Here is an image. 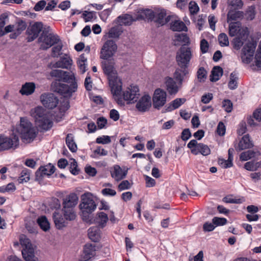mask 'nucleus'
Returning a JSON list of instances; mask_svg holds the SVG:
<instances>
[{
    "label": "nucleus",
    "instance_id": "603ef678",
    "mask_svg": "<svg viewBox=\"0 0 261 261\" xmlns=\"http://www.w3.org/2000/svg\"><path fill=\"white\" fill-rule=\"evenodd\" d=\"M189 10L191 15H194L199 11V8L196 2L191 1L189 4Z\"/></svg>",
    "mask_w": 261,
    "mask_h": 261
},
{
    "label": "nucleus",
    "instance_id": "f3484780",
    "mask_svg": "<svg viewBox=\"0 0 261 261\" xmlns=\"http://www.w3.org/2000/svg\"><path fill=\"white\" fill-rule=\"evenodd\" d=\"M96 246L95 244H87L84 246L83 253L80 261H87L95 255Z\"/></svg>",
    "mask_w": 261,
    "mask_h": 261
},
{
    "label": "nucleus",
    "instance_id": "bf43d9fd",
    "mask_svg": "<svg viewBox=\"0 0 261 261\" xmlns=\"http://www.w3.org/2000/svg\"><path fill=\"white\" fill-rule=\"evenodd\" d=\"M26 23L24 21L21 20L17 22L15 30L18 32V34H21V32L26 29Z\"/></svg>",
    "mask_w": 261,
    "mask_h": 261
},
{
    "label": "nucleus",
    "instance_id": "a19ab883",
    "mask_svg": "<svg viewBox=\"0 0 261 261\" xmlns=\"http://www.w3.org/2000/svg\"><path fill=\"white\" fill-rule=\"evenodd\" d=\"M30 179V170L24 168L21 172L20 176L18 178L19 183H23L24 182H28Z\"/></svg>",
    "mask_w": 261,
    "mask_h": 261
},
{
    "label": "nucleus",
    "instance_id": "052dcab7",
    "mask_svg": "<svg viewBox=\"0 0 261 261\" xmlns=\"http://www.w3.org/2000/svg\"><path fill=\"white\" fill-rule=\"evenodd\" d=\"M101 194L105 196H114L116 195L115 190L110 188H105L101 190Z\"/></svg>",
    "mask_w": 261,
    "mask_h": 261
},
{
    "label": "nucleus",
    "instance_id": "f704fd0d",
    "mask_svg": "<svg viewBox=\"0 0 261 261\" xmlns=\"http://www.w3.org/2000/svg\"><path fill=\"white\" fill-rule=\"evenodd\" d=\"M66 144L69 149L72 152H75L77 150V145L74 140V137L72 134H68L66 138Z\"/></svg>",
    "mask_w": 261,
    "mask_h": 261
},
{
    "label": "nucleus",
    "instance_id": "7ed1b4c3",
    "mask_svg": "<svg viewBox=\"0 0 261 261\" xmlns=\"http://www.w3.org/2000/svg\"><path fill=\"white\" fill-rule=\"evenodd\" d=\"M31 115L34 118L38 127L45 131L50 129L53 126V121L46 110L41 106H38L31 111Z\"/></svg>",
    "mask_w": 261,
    "mask_h": 261
},
{
    "label": "nucleus",
    "instance_id": "49530a36",
    "mask_svg": "<svg viewBox=\"0 0 261 261\" xmlns=\"http://www.w3.org/2000/svg\"><path fill=\"white\" fill-rule=\"evenodd\" d=\"M121 33L122 32L118 27H112L109 31L108 37L112 38H116L119 37Z\"/></svg>",
    "mask_w": 261,
    "mask_h": 261
},
{
    "label": "nucleus",
    "instance_id": "6e6d98bb",
    "mask_svg": "<svg viewBox=\"0 0 261 261\" xmlns=\"http://www.w3.org/2000/svg\"><path fill=\"white\" fill-rule=\"evenodd\" d=\"M233 105L232 102L229 99H224L222 102V107L225 111L227 113H230L232 111Z\"/></svg>",
    "mask_w": 261,
    "mask_h": 261
},
{
    "label": "nucleus",
    "instance_id": "cd10ccee",
    "mask_svg": "<svg viewBox=\"0 0 261 261\" xmlns=\"http://www.w3.org/2000/svg\"><path fill=\"white\" fill-rule=\"evenodd\" d=\"M170 29L173 31H187V27L185 23L179 20H174L170 23Z\"/></svg>",
    "mask_w": 261,
    "mask_h": 261
},
{
    "label": "nucleus",
    "instance_id": "58836bf2",
    "mask_svg": "<svg viewBox=\"0 0 261 261\" xmlns=\"http://www.w3.org/2000/svg\"><path fill=\"white\" fill-rule=\"evenodd\" d=\"M37 223L40 228L45 231L48 230L50 228L49 223L44 216L39 217L37 219Z\"/></svg>",
    "mask_w": 261,
    "mask_h": 261
},
{
    "label": "nucleus",
    "instance_id": "c756f323",
    "mask_svg": "<svg viewBox=\"0 0 261 261\" xmlns=\"http://www.w3.org/2000/svg\"><path fill=\"white\" fill-rule=\"evenodd\" d=\"M181 69H177L174 73V77L176 80L181 84L184 81L187 75L189 73L188 67H180Z\"/></svg>",
    "mask_w": 261,
    "mask_h": 261
},
{
    "label": "nucleus",
    "instance_id": "7c9ffc66",
    "mask_svg": "<svg viewBox=\"0 0 261 261\" xmlns=\"http://www.w3.org/2000/svg\"><path fill=\"white\" fill-rule=\"evenodd\" d=\"M223 75V69L220 66H215L211 72L210 80L212 82L218 81Z\"/></svg>",
    "mask_w": 261,
    "mask_h": 261
},
{
    "label": "nucleus",
    "instance_id": "c85d7f7f",
    "mask_svg": "<svg viewBox=\"0 0 261 261\" xmlns=\"http://www.w3.org/2000/svg\"><path fill=\"white\" fill-rule=\"evenodd\" d=\"M186 101V99L185 98H176L166 107V110L167 112H171L176 109L184 104Z\"/></svg>",
    "mask_w": 261,
    "mask_h": 261
},
{
    "label": "nucleus",
    "instance_id": "1a4fd4ad",
    "mask_svg": "<svg viewBox=\"0 0 261 261\" xmlns=\"http://www.w3.org/2000/svg\"><path fill=\"white\" fill-rule=\"evenodd\" d=\"M81 199L82 202L80 206L83 214H90L94 211L96 208V204L91 193L88 192L83 194Z\"/></svg>",
    "mask_w": 261,
    "mask_h": 261
},
{
    "label": "nucleus",
    "instance_id": "f257e3e1",
    "mask_svg": "<svg viewBox=\"0 0 261 261\" xmlns=\"http://www.w3.org/2000/svg\"><path fill=\"white\" fill-rule=\"evenodd\" d=\"M50 74L51 76L58 79L51 84L53 91L65 97H70L76 91L77 84L73 73L60 69H55L50 72Z\"/></svg>",
    "mask_w": 261,
    "mask_h": 261
},
{
    "label": "nucleus",
    "instance_id": "69168bd1",
    "mask_svg": "<svg viewBox=\"0 0 261 261\" xmlns=\"http://www.w3.org/2000/svg\"><path fill=\"white\" fill-rule=\"evenodd\" d=\"M226 131L225 126L222 122H220L218 123L217 128V132L218 134L221 136L225 135Z\"/></svg>",
    "mask_w": 261,
    "mask_h": 261
},
{
    "label": "nucleus",
    "instance_id": "412c9836",
    "mask_svg": "<svg viewBox=\"0 0 261 261\" xmlns=\"http://www.w3.org/2000/svg\"><path fill=\"white\" fill-rule=\"evenodd\" d=\"M253 144L250 140L249 135H244L239 141L238 146L236 147L237 151H241L253 147Z\"/></svg>",
    "mask_w": 261,
    "mask_h": 261
},
{
    "label": "nucleus",
    "instance_id": "9b49d317",
    "mask_svg": "<svg viewBox=\"0 0 261 261\" xmlns=\"http://www.w3.org/2000/svg\"><path fill=\"white\" fill-rule=\"evenodd\" d=\"M229 23V35L230 36H238L242 38H247L248 36V28L242 27V24L240 21Z\"/></svg>",
    "mask_w": 261,
    "mask_h": 261
},
{
    "label": "nucleus",
    "instance_id": "a211bd4d",
    "mask_svg": "<svg viewBox=\"0 0 261 261\" xmlns=\"http://www.w3.org/2000/svg\"><path fill=\"white\" fill-rule=\"evenodd\" d=\"M151 97L148 95L143 96L138 101L136 107L140 112H145L151 107Z\"/></svg>",
    "mask_w": 261,
    "mask_h": 261
},
{
    "label": "nucleus",
    "instance_id": "a878e982",
    "mask_svg": "<svg viewBox=\"0 0 261 261\" xmlns=\"http://www.w3.org/2000/svg\"><path fill=\"white\" fill-rule=\"evenodd\" d=\"M72 60L67 55L65 57L61 58L60 60L55 63V68H68L72 64Z\"/></svg>",
    "mask_w": 261,
    "mask_h": 261
},
{
    "label": "nucleus",
    "instance_id": "de8ad7c7",
    "mask_svg": "<svg viewBox=\"0 0 261 261\" xmlns=\"http://www.w3.org/2000/svg\"><path fill=\"white\" fill-rule=\"evenodd\" d=\"M246 38H242L240 36H237L234 38L232 43L233 48L237 50L240 49L243 44V41Z\"/></svg>",
    "mask_w": 261,
    "mask_h": 261
},
{
    "label": "nucleus",
    "instance_id": "f8f14e48",
    "mask_svg": "<svg viewBox=\"0 0 261 261\" xmlns=\"http://www.w3.org/2000/svg\"><path fill=\"white\" fill-rule=\"evenodd\" d=\"M117 49V46L114 41L107 40L101 48L100 58L105 60L108 59L114 55Z\"/></svg>",
    "mask_w": 261,
    "mask_h": 261
},
{
    "label": "nucleus",
    "instance_id": "c03bdc74",
    "mask_svg": "<svg viewBox=\"0 0 261 261\" xmlns=\"http://www.w3.org/2000/svg\"><path fill=\"white\" fill-rule=\"evenodd\" d=\"M102 64L104 73L108 75H110L114 71L113 65L109 61H105Z\"/></svg>",
    "mask_w": 261,
    "mask_h": 261
},
{
    "label": "nucleus",
    "instance_id": "c9c22d12",
    "mask_svg": "<svg viewBox=\"0 0 261 261\" xmlns=\"http://www.w3.org/2000/svg\"><path fill=\"white\" fill-rule=\"evenodd\" d=\"M77 64L81 72L85 73L87 70V58L85 56V54H83L80 56Z\"/></svg>",
    "mask_w": 261,
    "mask_h": 261
},
{
    "label": "nucleus",
    "instance_id": "6ab92c4d",
    "mask_svg": "<svg viewBox=\"0 0 261 261\" xmlns=\"http://www.w3.org/2000/svg\"><path fill=\"white\" fill-rule=\"evenodd\" d=\"M166 13L163 10L155 13V17L153 21L158 24L163 25L169 22L171 18V16H166Z\"/></svg>",
    "mask_w": 261,
    "mask_h": 261
},
{
    "label": "nucleus",
    "instance_id": "ddd939ff",
    "mask_svg": "<svg viewBox=\"0 0 261 261\" xmlns=\"http://www.w3.org/2000/svg\"><path fill=\"white\" fill-rule=\"evenodd\" d=\"M166 98L167 94L164 90L160 88L156 89L152 98L154 108L158 110L160 109L165 104Z\"/></svg>",
    "mask_w": 261,
    "mask_h": 261
},
{
    "label": "nucleus",
    "instance_id": "393cba45",
    "mask_svg": "<svg viewBox=\"0 0 261 261\" xmlns=\"http://www.w3.org/2000/svg\"><path fill=\"white\" fill-rule=\"evenodd\" d=\"M167 90L171 95L175 94L178 91V87L175 81L171 77H169L166 81Z\"/></svg>",
    "mask_w": 261,
    "mask_h": 261
},
{
    "label": "nucleus",
    "instance_id": "864d4df0",
    "mask_svg": "<svg viewBox=\"0 0 261 261\" xmlns=\"http://www.w3.org/2000/svg\"><path fill=\"white\" fill-rule=\"evenodd\" d=\"M218 163L222 167L224 168H230L233 165L232 161L228 159L227 160L223 159H219Z\"/></svg>",
    "mask_w": 261,
    "mask_h": 261
},
{
    "label": "nucleus",
    "instance_id": "a18cd8bd",
    "mask_svg": "<svg viewBox=\"0 0 261 261\" xmlns=\"http://www.w3.org/2000/svg\"><path fill=\"white\" fill-rule=\"evenodd\" d=\"M82 17L85 22H89L92 21L93 19L96 18V12L94 11H85L82 14Z\"/></svg>",
    "mask_w": 261,
    "mask_h": 261
},
{
    "label": "nucleus",
    "instance_id": "5701e85b",
    "mask_svg": "<svg viewBox=\"0 0 261 261\" xmlns=\"http://www.w3.org/2000/svg\"><path fill=\"white\" fill-rule=\"evenodd\" d=\"M260 155L258 150H249L247 151L242 152L240 155V159L241 161H246L252 158H256Z\"/></svg>",
    "mask_w": 261,
    "mask_h": 261
},
{
    "label": "nucleus",
    "instance_id": "2eb2a0df",
    "mask_svg": "<svg viewBox=\"0 0 261 261\" xmlns=\"http://www.w3.org/2000/svg\"><path fill=\"white\" fill-rule=\"evenodd\" d=\"M43 29V23L41 22H36L30 27L27 31L28 42H32L37 38Z\"/></svg>",
    "mask_w": 261,
    "mask_h": 261
},
{
    "label": "nucleus",
    "instance_id": "e2e57ef3",
    "mask_svg": "<svg viewBox=\"0 0 261 261\" xmlns=\"http://www.w3.org/2000/svg\"><path fill=\"white\" fill-rule=\"evenodd\" d=\"M255 66L258 69H261V50H257L255 56Z\"/></svg>",
    "mask_w": 261,
    "mask_h": 261
},
{
    "label": "nucleus",
    "instance_id": "4c0bfd02",
    "mask_svg": "<svg viewBox=\"0 0 261 261\" xmlns=\"http://www.w3.org/2000/svg\"><path fill=\"white\" fill-rule=\"evenodd\" d=\"M238 74L232 72L230 75V80L228 84V88L231 90L236 89L238 87Z\"/></svg>",
    "mask_w": 261,
    "mask_h": 261
},
{
    "label": "nucleus",
    "instance_id": "4be33fe9",
    "mask_svg": "<svg viewBox=\"0 0 261 261\" xmlns=\"http://www.w3.org/2000/svg\"><path fill=\"white\" fill-rule=\"evenodd\" d=\"M111 174L113 178L118 181L124 178L126 173L122 170L119 165H116L113 167V170L111 171Z\"/></svg>",
    "mask_w": 261,
    "mask_h": 261
},
{
    "label": "nucleus",
    "instance_id": "20e7f679",
    "mask_svg": "<svg viewBox=\"0 0 261 261\" xmlns=\"http://www.w3.org/2000/svg\"><path fill=\"white\" fill-rule=\"evenodd\" d=\"M18 132L20 134L24 142L30 143L36 137L38 134L37 129L26 118H20V125L18 127Z\"/></svg>",
    "mask_w": 261,
    "mask_h": 261
},
{
    "label": "nucleus",
    "instance_id": "bb28decb",
    "mask_svg": "<svg viewBox=\"0 0 261 261\" xmlns=\"http://www.w3.org/2000/svg\"><path fill=\"white\" fill-rule=\"evenodd\" d=\"M192 153L194 155L201 153L202 155L206 156L211 153V150L207 145L203 143H199L197 148L192 150Z\"/></svg>",
    "mask_w": 261,
    "mask_h": 261
},
{
    "label": "nucleus",
    "instance_id": "72a5a7b5",
    "mask_svg": "<svg viewBox=\"0 0 261 261\" xmlns=\"http://www.w3.org/2000/svg\"><path fill=\"white\" fill-rule=\"evenodd\" d=\"M53 217L56 227L58 229L62 228L65 226V220L60 214L55 212L53 214Z\"/></svg>",
    "mask_w": 261,
    "mask_h": 261
},
{
    "label": "nucleus",
    "instance_id": "3c124183",
    "mask_svg": "<svg viewBox=\"0 0 261 261\" xmlns=\"http://www.w3.org/2000/svg\"><path fill=\"white\" fill-rule=\"evenodd\" d=\"M212 222L217 227L225 225L227 222V220L225 218L215 217L212 219Z\"/></svg>",
    "mask_w": 261,
    "mask_h": 261
},
{
    "label": "nucleus",
    "instance_id": "6e6552de",
    "mask_svg": "<svg viewBox=\"0 0 261 261\" xmlns=\"http://www.w3.org/2000/svg\"><path fill=\"white\" fill-rule=\"evenodd\" d=\"M20 244L23 247L22 255L25 261H38L34 255V250L32 246L30 240L25 236L20 239Z\"/></svg>",
    "mask_w": 261,
    "mask_h": 261
},
{
    "label": "nucleus",
    "instance_id": "e433bc0d",
    "mask_svg": "<svg viewBox=\"0 0 261 261\" xmlns=\"http://www.w3.org/2000/svg\"><path fill=\"white\" fill-rule=\"evenodd\" d=\"M117 20L120 24H124L125 25H129L133 21L132 16L129 14L119 16L117 17Z\"/></svg>",
    "mask_w": 261,
    "mask_h": 261
},
{
    "label": "nucleus",
    "instance_id": "2f4dec72",
    "mask_svg": "<svg viewBox=\"0 0 261 261\" xmlns=\"http://www.w3.org/2000/svg\"><path fill=\"white\" fill-rule=\"evenodd\" d=\"M88 237L90 240L97 242L100 239V230L97 227H92L88 229Z\"/></svg>",
    "mask_w": 261,
    "mask_h": 261
},
{
    "label": "nucleus",
    "instance_id": "f03ea898",
    "mask_svg": "<svg viewBox=\"0 0 261 261\" xmlns=\"http://www.w3.org/2000/svg\"><path fill=\"white\" fill-rule=\"evenodd\" d=\"M109 85L114 98L118 104H124L123 100L127 103H135L139 97V89L137 86L130 85L123 92L122 97V82L119 79H110Z\"/></svg>",
    "mask_w": 261,
    "mask_h": 261
},
{
    "label": "nucleus",
    "instance_id": "dca6fc26",
    "mask_svg": "<svg viewBox=\"0 0 261 261\" xmlns=\"http://www.w3.org/2000/svg\"><path fill=\"white\" fill-rule=\"evenodd\" d=\"M55 171V167L51 164L45 166H42L36 172V178L38 180L41 179L44 176H50Z\"/></svg>",
    "mask_w": 261,
    "mask_h": 261
},
{
    "label": "nucleus",
    "instance_id": "4d7b16f0",
    "mask_svg": "<svg viewBox=\"0 0 261 261\" xmlns=\"http://www.w3.org/2000/svg\"><path fill=\"white\" fill-rule=\"evenodd\" d=\"M200 48V51L202 54H205L207 52L209 48V44L206 39H203L201 40Z\"/></svg>",
    "mask_w": 261,
    "mask_h": 261
},
{
    "label": "nucleus",
    "instance_id": "473e14b6",
    "mask_svg": "<svg viewBox=\"0 0 261 261\" xmlns=\"http://www.w3.org/2000/svg\"><path fill=\"white\" fill-rule=\"evenodd\" d=\"M243 17V12L242 11L230 10L227 15V22L230 23L232 20H237Z\"/></svg>",
    "mask_w": 261,
    "mask_h": 261
},
{
    "label": "nucleus",
    "instance_id": "13d9d810",
    "mask_svg": "<svg viewBox=\"0 0 261 261\" xmlns=\"http://www.w3.org/2000/svg\"><path fill=\"white\" fill-rule=\"evenodd\" d=\"M111 138L109 136H102L97 138L96 142L98 144H106L111 142Z\"/></svg>",
    "mask_w": 261,
    "mask_h": 261
},
{
    "label": "nucleus",
    "instance_id": "423d86ee",
    "mask_svg": "<svg viewBox=\"0 0 261 261\" xmlns=\"http://www.w3.org/2000/svg\"><path fill=\"white\" fill-rule=\"evenodd\" d=\"M191 48L182 45L176 53V60L180 67H188L192 58Z\"/></svg>",
    "mask_w": 261,
    "mask_h": 261
},
{
    "label": "nucleus",
    "instance_id": "4468645a",
    "mask_svg": "<svg viewBox=\"0 0 261 261\" xmlns=\"http://www.w3.org/2000/svg\"><path fill=\"white\" fill-rule=\"evenodd\" d=\"M40 100L42 105L49 109L56 108L59 103L58 97L50 93L42 94L40 96Z\"/></svg>",
    "mask_w": 261,
    "mask_h": 261
},
{
    "label": "nucleus",
    "instance_id": "338daca9",
    "mask_svg": "<svg viewBox=\"0 0 261 261\" xmlns=\"http://www.w3.org/2000/svg\"><path fill=\"white\" fill-rule=\"evenodd\" d=\"M46 5V2L44 0H41L36 3L34 6V10L35 11H40L43 9Z\"/></svg>",
    "mask_w": 261,
    "mask_h": 261
},
{
    "label": "nucleus",
    "instance_id": "8fccbe9b",
    "mask_svg": "<svg viewBox=\"0 0 261 261\" xmlns=\"http://www.w3.org/2000/svg\"><path fill=\"white\" fill-rule=\"evenodd\" d=\"M63 47V44L62 42H58L57 45L54 46L52 48V54L51 56L53 57H58L60 56L62 54L61 51Z\"/></svg>",
    "mask_w": 261,
    "mask_h": 261
},
{
    "label": "nucleus",
    "instance_id": "79ce46f5",
    "mask_svg": "<svg viewBox=\"0 0 261 261\" xmlns=\"http://www.w3.org/2000/svg\"><path fill=\"white\" fill-rule=\"evenodd\" d=\"M97 220L99 223V226L101 228H103L106 224L108 221V217L107 214L104 212H100L97 214Z\"/></svg>",
    "mask_w": 261,
    "mask_h": 261
},
{
    "label": "nucleus",
    "instance_id": "774afa93",
    "mask_svg": "<svg viewBox=\"0 0 261 261\" xmlns=\"http://www.w3.org/2000/svg\"><path fill=\"white\" fill-rule=\"evenodd\" d=\"M130 184L127 180H123L118 185V189L121 191L124 190L129 189L130 188Z\"/></svg>",
    "mask_w": 261,
    "mask_h": 261
},
{
    "label": "nucleus",
    "instance_id": "680f3d73",
    "mask_svg": "<svg viewBox=\"0 0 261 261\" xmlns=\"http://www.w3.org/2000/svg\"><path fill=\"white\" fill-rule=\"evenodd\" d=\"M216 226L214 224L210 222H206L203 225V230L205 232H210L215 229Z\"/></svg>",
    "mask_w": 261,
    "mask_h": 261
},
{
    "label": "nucleus",
    "instance_id": "0e129e2a",
    "mask_svg": "<svg viewBox=\"0 0 261 261\" xmlns=\"http://www.w3.org/2000/svg\"><path fill=\"white\" fill-rule=\"evenodd\" d=\"M228 4L229 5L237 8H241L243 5L241 0H228Z\"/></svg>",
    "mask_w": 261,
    "mask_h": 261
},
{
    "label": "nucleus",
    "instance_id": "b1692460",
    "mask_svg": "<svg viewBox=\"0 0 261 261\" xmlns=\"http://www.w3.org/2000/svg\"><path fill=\"white\" fill-rule=\"evenodd\" d=\"M35 88V84L34 83H25L22 85L19 92L23 95H29L34 93Z\"/></svg>",
    "mask_w": 261,
    "mask_h": 261
},
{
    "label": "nucleus",
    "instance_id": "37998d69",
    "mask_svg": "<svg viewBox=\"0 0 261 261\" xmlns=\"http://www.w3.org/2000/svg\"><path fill=\"white\" fill-rule=\"evenodd\" d=\"M155 13L152 10L146 9L142 12L141 16L143 19H147L148 20L153 21L154 19Z\"/></svg>",
    "mask_w": 261,
    "mask_h": 261
},
{
    "label": "nucleus",
    "instance_id": "09e8293b",
    "mask_svg": "<svg viewBox=\"0 0 261 261\" xmlns=\"http://www.w3.org/2000/svg\"><path fill=\"white\" fill-rule=\"evenodd\" d=\"M218 41L221 46H227L229 45L228 38L225 33L219 34L218 36Z\"/></svg>",
    "mask_w": 261,
    "mask_h": 261
},
{
    "label": "nucleus",
    "instance_id": "9d476101",
    "mask_svg": "<svg viewBox=\"0 0 261 261\" xmlns=\"http://www.w3.org/2000/svg\"><path fill=\"white\" fill-rule=\"evenodd\" d=\"M256 46V43L249 42L243 46L241 53V58L243 63L248 64L252 61Z\"/></svg>",
    "mask_w": 261,
    "mask_h": 261
},
{
    "label": "nucleus",
    "instance_id": "0eeeda50",
    "mask_svg": "<svg viewBox=\"0 0 261 261\" xmlns=\"http://www.w3.org/2000/svg\"><path fill=\"white\" fill-rule=\"evenodd\" d=\"M19 146L18 136L12 134L9 136L0 135V151L15 150Z\"/></svg>",
    "mask_w": 261,
    "mask_h": 261
},
{
    "label": "nucleus",
    "instance_id": "ea45409f",
    "mask_svg": "<svg viewBox=\"0 0 261 261\" xmlns=\"http://www.w3.org/2000/svg\"><path fill=\"white\" fill-rule=\"evenodd\" d=\"M63 211L65 219L67 220L72 221L75 219L76 214L74 208H64Z\"/></svg>",
    "mask_w": 261,
    "mask_h": 261
},
{
    "label": "nucleus",
    "instance_id": "aec40b11",
    "mask_svg": "<svg viewBox=\"0 0 261 261\" xmlns=\"http://www.w3.org/2000/svg\"><path fill=\"white\" fill-rule=\"evenodd\" d=\"M78 197L75 193H71L64 199L63 204L64 208H74L77 204Z\"/></svg>",
    "mask_w": 261,
    "mask_h": 261
},
{
    "label": "nucleus",
    "instance_id": "39448f33",
    "mask_svg": "<svg viewBox=\"0 0 261 261\" xmlns=\"http://www.w3.org/2000/svg\"><path fill=\"white\" fill-rule=\"evenodd\" d=\"M49 27L42 31L38 38V42L41 43L40 48L46 50L54 45L58 43L60 40L57 35L49 32Z\"/></svg>",
    "mask_w": 261,
    "mask_h": 261
},
{
    "label": "nucleus",
    "instance_id": "5fc2aeb1",
    "mask_svg": "<svg viewBox=\"0 0 261 261\" xmlns=\"http://www.w3.org/2000/svg\"><path fill=\"white\" fill-rule=\"evenodd\" d=\"M207 72L203 67H200L197 71V78L200 82H203L206 78Z\"/></svg>",
    "mask_w": 261,
    "mask_h": 261
}]
</instances>
